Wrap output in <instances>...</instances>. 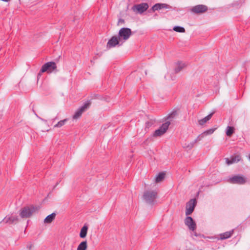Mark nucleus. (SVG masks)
I'll use <instances>...</instances> for the list:
<instances>
[{"label": "nucleus", "instance_id": "nucleus-33", "mask_svg": "<svg viewBox=\"0 0 250 250\" xmlns=\"http://www.w3.org/2000/svg\"><path fill=\"white\" fill-rule=\"evenodd\" d=\"M56 119V118H55L54 119H53V120L54 121Z\"/></svg>", "mask_w": 250, "mask_h": 250}, {"label": "nucleus", "instance_id": "nucleus-30", "mask_svg": "<svg viewBox=\"0 0 250 250\" xmlns=\"http://www.w3.org/2000/svg\"><path fill=\"white\" fill-rule=\"evenodd\" d=\"M33 247V245L31 243H28L27 245V248L29 250H31L32 248Z\"/></svg>", "mask_w": 250, "mask_h": 250}, {"label": "nucleus", "instance_id": "nucleus-1", "mask_svg": "<svg viewBox=\"0 0 250 250\" xmlns=\"http://www.w3.org/2000/svg\"><path fill=\"white\" fill-rule=\"evenodd\" d=\"M157 194L156 190H147L144 192L143 197L147 203L152 204L157 198Z\"/></svg>", "mask_w": 250, "mask_h": 250}, {"label": "nucleus", "instance_id": "nucleus-21", "mask_svg": "<svg viewBox=\"0 0 250 250\" xmlns=\"http://www.w3.org/2000/svg\"><path fill=\"white\" fill-rule=\"evenodd\" d=\"M87 248L86 241L82 242L78 246L77 250H86Z\"/></svg>", "mask_w": 250, "mask_h": 250}, {"label": "nucleus", "instance_id": "nucleus-29", "mask_svg": "<svg viewBox=\"0 0 250 250\" xmlns=\"http://www.w3.org/2000/svg\"><path fill=\"white\" fill-rule=\"evenodd\" d=\"M125 23V20L122 19H119L118 21V25L124 24Z\"/></svg>", "mask_w": 250, "mask_h": 250}, {"label": "nucleus", "instance_id": "nucleus-32", "mask_svg": "<svg viewBox=\"0 0 250 250\" xmlns=\"http://www.w3.org/2000/svg\"><path fill=\"white\" fill-rule=\"evenodd\" d=\"M42 121H43V122H46V120H44V119H42Z\"/></svg>", "mask_w": 250, "mask_h": 250}, {"label": "nucleus", "instance_id": "nucleus-22", "mask_svg": "<svg viewBox=\"0 0 250 250\" xmlns=\"http://www.w3.org/2000/svg\"><path fill=\"white\" fill-rule=\"evenodd\" d=\"M165 174L164 172L159 173L156 177L155 182L159 183L161 182L165 178Z\"/></svg>", "mask_w": 250, "mask_h": 250}, {"label": "nucleus", "instance_id": "nucleus-7", "mask_svg": "<svg viewBox=\"0 0 250 250\" xmlns=\"http://www.w3.org/2000/svg\"><path fill=\"white\" fill-rule=\"evenodd\" d=\"M148 8V5L147 3H141L133 5L132 7V10L136 13L142 14L146 11Z\"/></svg>", "mask_w": 250, "mask_h": 250}, {"label": "nucleus", "instance_id": "nucleus-27", "mask_svg": "<svg viewBox=\"0 0 250 250\" xmlns=\"http://www.w3.org/2000/svg\"><path fill=\"white\" fill-rule=\"evenodd\" d=\"M160 3H156L152 7V10L153 11L160 10Z\"/></svg>", "mask_w": 250, "mask_h": 250}, {"label": "nucleus", "instance_id": "nucleus-17", "mask_svg": "<svg viewBox=\"0 0 250 250\" xmlns=\"http://www.w3.org/2000/svg\"><path fill=\"white\" fill-rule=\"evenodd\" d=\"M213 112L210 113L209 115L204 118L203 119H200L198 121L199 124L201 125H204L208 120H209L212 117Z\"/></svg>", "mask_w": 250, "mask_h": 250}, {"label": "nucleus", "instance_id": "nucleus-28", "mask_svg": "<svg viewBox=\"0 0 250 250\" xmlns=\"http://www.w3.org/2000/svg\"><path fill=\"white\" fill-rule=\"evenodd\" d=\"M161 9L162 8H169L170 6L166 3H160Z\"/></svg>", "mask_w": 250, "mask_h": 250}, {"label": "nucleus", "instance_id": "nucleus-8", "mask_svg": "<svg viewBox=\"0 0 250 250\" xmlns=\"http://www.w3.org/2000/svg\"><path fill=\"white\" fill-rule=\"evenodd\" d=\"M196 204L197 201L195 199H191L188 203H187L186 210V215H189L193 212Z\"/></svg>", "mask_w": 250, "mask_h": 250}, {"label": "nucleus", "instance_id": "nucleus-9", "mask_svg": "<svg viewBox=\"0 0 250 250\" xmlns=\"http://www.w3.org/2000/svg\"><path fill=\"white\" fill-rule=\"evenodd\" d=\"M90 104V103L87 102L84 103L83 105L79 108L73 115V119H77L80 118L81 116L82 113L85 111V110L89 107Z\"/></svg>", "mask_w": 250, "mask_h": 250}, {"label": "nucleus", "instance_id": "nucleus-20", "mask_svg": "<svg viewBox=\"0 0 250 250\" xmlns=\"http://www.w3.org/2000/svg\"><path fill=\"white\" fill-rule=\"evenodd\" d=\"M186 66V64L184 62H178L176 64V66L175 68V73H178L181 71Z\"/></svg>", "mask_w": 250, "mask_h": 250}, {"label": "nucleus", "instance_id": "nucleus-13", "mask_svg": "<svg viewBox=\"0 0 250 250\" xmlns=\"http://www.w3.org/2000/svg\"><path fill=\"white\" fill-rule=\"evenodd\" d=\"M225 159L226 163L228 165H230L239 162L241 160V156L240 155H236L231 156L230 159L227 158Z\"/></svg>", "mask_w": 250, "mask_h": 250}, {"label": "nucleus", "instance_id": "nucleus-6", "mask_svg": "<svg viewBox=\"0 0 250 250\" xmlns=\"http://www.w3.org/2000/svg\"><path fill=\"white\" fill-rule=\"evenodd\" d=\"M170 124V122L168 121H167L163 124L158 129L154 131L153 133V136L158 137L163 135L168 128Z\"/></svg>", "mask_w": 250, "mask_h": 250}, {"label": "nucleus", "instance_id": "nucleus-3", "mask_svg": "<svg viewBox=\"0 0 250 250\" xmlns=\"http://www.w3.org/2000/svg\"><path fill=\"white\" fill-rule=\"evenodd\" d=\"M36 209L37 208L33 206L25 207L21 210L20 216L21 218H29Z\"/></svg>", "mask_w": 250, "mask_h": 250}, {"label": "nucleus", "instance_id": "nucleus-2", "mask_svg": "<svg viewBox=\"0 0 250 250\" xmlns=\"http://www.w3.org/2000/svg\"><path fill=\"white\" fill-rule=\"evenodd\" d=\"M55 70H57L56 63L54 62H49L42 66L40 72L42 73L47 72L48 73H51Z\"/></svg>", "mask_w": 250, "mask_h": 250}, {"label": "nucleus", "instance_id": "nucleus-26", "mask_svg": "<svg viewBox=\"0 0 250 250\" xmlns=\"http://www.w3.org/2000/svg\"><path fill=\"white\" fill-rule=\"evenodd\" d=\"M215 129L210 128L205 131L203 133H202V135L204 136V135H210L213 133Z\"/></svg>", "mask_w": 250, "mask_h": 250}, {"label": "nucleus", "instance_id": "nucleus-11", "mask_svg": "<svg viewBox=\"0 0 250 250\" xmlns=\"http://www.w3.org/2000/svg\"><path fill=\"white\" fill-rule=\"evenodd\" d=\"M185 224L188 227L189 229L194 231L196 228V224L192 217L187 216L185 219Z\"/></svg>", "mask_w": 250, "mask_h": 250}, {"label": "nucleus", "instance_id": "nucleus-34", "mask_svg": "<svg viewBox=\"0 0 250 250\" xmlns=\"http://www.w3.org/2000/svg\"><path fill=\"white\" fill-rule=\"evenodd\" d=\"M249 159H250V156H249Z\"/></svg>", "mask_w": 250, "mask_h": 250}, {"label": "nucleus", "instance_id": "nucleus-25", "mask_svg": "<svg viewBox=\"0 0 250 250\" xmlns=\"http://www.w3.org/2000/svg\"><path fill=\"white\" fill-rule=\"evenodd\" d=\"M173 30L177 32L184 33L185 32V29L184 27L179 26H174L173 28Z\"/></svg>", "mask_w": 250, "mask_h": 250}, {"label": "nucleus", "instance_id": "nucleus-10", "mask_svg": "<svg viewBox=\"0 0 250 250\" xmlns=\"http://www.w3.org/2000/svg\"><path fill=\"white\" fill-rule=\"evenodd\" d=\"M120 41H121L119 40V39L117 37H112L107 43L106 48L109 49L115 47L117 45L119 46L121 45L122 43H120Z\"/></svg>", "mask_w": 250, "mask_h": 250}, {"label": "nucleus", "instance_id": "nucleus-4", "mask_svg": "<svg viewBox=\"0 0 250 250\" xmlns=\"http://www.w3.org/2000/svg\"><path fill=\"white\" fill-rule=\"evenodd\" d=\"M132 34L131 30L129 28H122L119 31L118 38L121 41L127 40Z\"/></svg>", "mask_w": 250, "mask_h": 250}, {"label": "nucleus", "instance_id": "nucleus-16", "mask_svg": "<svg viewBox=\"0 0 250 250\" xmlns=\"http://www.w3.org/2000/svg\"><path fill=\"white\" fill-rule=\"evenodd\" d=\"M233 233V230L226 231L220 234V238L221 240L226 239L231 237Z\"/></svg>", "mask_w": 250, "mask_h": 250}, {"label": "nucleus", "instance_id": "nucleus-24", "mask_svg": "<svg viewBox=\"0 0 250 250\" xmlns=\"http://www.w3.org/2000/svg\"><path fill=\"white\" fill-rule=\"evenodd\" d=\"M234 132V128L231 126H228L226 129V135L228 136H230Z\"/></svg>", "mask_w": 250, "mask_h": 250}, {"label": "nucleus", "instance_id": "nucleus-23", "mask_svg": "<svg viewBox=\"0 0 250 250\" xmlns=\"http://www.w3.org/2000/svg\"><path fill=\"white\" fill-rule=\"evenodd\" d=\"M67 121V119H65L64 120H61V121L58 122V123L54 126V127L60 128V127L62 126L63 125H65V124L66 123Z\"/></svg>", "mask_w": 250, "mask_h": 250}, {"label": "nucleus", "instance_id": "nucleus-31", "mask_svg": "<svg viewBox=\"0 0 250 250\" xmlns=\"http://www.w3.org/2000/svg\"><path fill=\"white\" fill-rule=\"evenodd\" d=\"M146 126H147V127H148V126H149L150 125H150V124H149V122H147V123H146Z\"/></svg>", "mask_w": 250, "mask_h": 250}, {"label": "nucleus", "instance_id": "nucleus-18", "mask_svg": "<svg viewBox=\"0 0 250 250\" xmlns=\"http://www.w3.org/2000/svg\"><path fill=\"white\" fill-rule=\"evenodd\" d=\"M88 227L86 225H84L81 229L80 233V237L84 238L86 237L87 233Z\"/></svg>", "mask_w": 250, "mask_h": 250}, {"label": "nucleus", "instance_id": "nucleus-15", "mask_svg": "<svg viewBox=\"0 0 250 250\" xmlns=\"http://www.w3.org/2000/svg\"><path fill=\"white\" fill-rule=\"evenodd\" d=\"M203 138V136L202 135V134H200L197 137V138L195 140H194L192 142H191L188 144H185V145L183 146V147L190 149L194 146V145L198 141L201 140Z\"/></svg>", "mask_w": 250, "mask_h": 250}, {"label": "nucleus", "instance_id": "nucleus-5", "mask_svg": "<svg viewBox=\"0 0 250 250\" xmlns=\"http://www.w3.org/2000/svg\"><path fill=\"white\" fill-rule=\"evenodd\" d=\"M229 181L231 184L243 185L246 183L247 179L242 175H235L230 177Z\"/></svg>", "mask_w": 250, "mask_h": 250}, {"label": "nucleus", "instance_id": "nucleus-14", "mask_svg": "<svg viewBox=\"0 0 250 250\" xmlns=\"http://www.w3.org/2000/svg\"><path fill=\"white\" fill-rule=\"evenodd\" d=\"M18 220V217L16 215H7L1 222L11 224Z\"/></svg>", "mask_w": 250, "mask_h": 250}, {"label": "nucleus", "instance_id": "nucleus-12", "mask_svg": "<svg viewBox=\"0 0 250 250\" xmlns=\"http://www.w3.org/2000/svg\"><path fill=\"white\" fill-rule=\"evenodd\" d=\"M208 10V7L205 5H197L193 6L191 9V11L196 14H200L205 12Z\"/></svg>", "mask_w": 250, "mask_h": 250}, {"label": "nucleus", "instance_id": "nucleus-19", "mask_svg": "<svg viewBox=\"0 0 250 250\" xmlns=\"http://www.w3.org/2000/svg\"><path fill=\"white\" fill-rule=\"evenodd\" d=\"M56 216L55 213H52L51 214L48 215L46 217V218L44 220V222L45 223H50L52 222V221L54 219Z\"/></svg>", "mask_w": 250, "mask_h": 250}]
</instances>
